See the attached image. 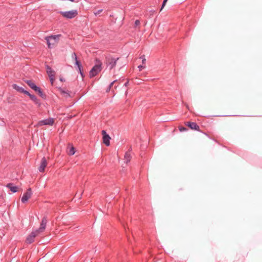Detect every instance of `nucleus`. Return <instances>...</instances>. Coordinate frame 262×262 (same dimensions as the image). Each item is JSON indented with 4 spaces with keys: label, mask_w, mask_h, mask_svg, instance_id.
Returning <instances> with one entry per match:
<instances>
[{
    "label": "nucleus",
    "mask_w": 262,
    "mask_h": 262,
    "mask_svg": "<svg viewBox=\"0 0 262 262\" xmlns=\"http://www.w3.org/2000/svg\"><path fill=\"white\" fill-rule=\"evenodd\" d=\"M60 36V34L46 36L45 39L47 41L48 48H53L58 42Z\"/></svg>",
    "instance_id": "1"
},
{
    "label": "nucleus",
    "mask_w": 262,
    "mask_h": 262,
    "mask_svg": "<svg viewBox=\"0 0 262 262\" xmlns=\"http://www.w3.org/2000/svg\"><path fill=\"white\" fill-rule=\"evenodd\" d=\"M119 59V57H113L112 55L108 54L105 57V63L107 68L111 70L114 68L117 64V61Z\"/></svg>",
    "instance_id": "2"
},
{
    "label": "nucleus",
    "mask_w": 262,
    "mask_h": 262,
    "mask_svg": "<svg viewBox=\"0 0 262 262\" xmlns=\"http://www.w3.org/2000/svg\"><path fill=\"white\" fill-rule=\"evenodd\" d=\"M97 64H95L90 72V77H94L99 73L102 70V63L100 60L96 59Z\"/></svg>",
    "instance_id": "3"
},
{
    "label": "nucleus",
    "mask_w": 262,
    "mask_h": 262,
    "mask_svg": "<svg viewBox=\"0 0 262 262\" xmlns=\"http://www.w3.org/2000/svg\"><path fill=\"white\" fill-rule=\"evenodd\" d=\"M63 17L67 19H72L78 15L77 10H73L69 11H60L59 12Z\"/></svg>",
    "instance_id": "4"
},
{
    "label": "nucleus",
    "mask_w": 262,
    "mask_h": 262,
    "mask_svg": "<svg viewBox=\"0 0 262 262\" xmlns=\"http://www.w3.org/2000/svg\"><path fill=\"white\" fill-rule=\"evenodd\" d=\"M39 233L38 231H32L26 238V243L28 244H31L34 241V238L38 235Z\"/></svg>",
    "instance_id": "5"
},
{
    "label": "nucleus",
    "mask_w": 262,
    "mask_h": 262,
    "mask_svg": "<svg viewBox=\"0 0 262 262\" xmlns=\"http://www.w3.org/2000/svg\"><path fill=\"white\" fill-rule=\"evenodd\" d=\"M32 195V190L31 188L27 189L26 192H25L21 199L22 203H26Z\"/></svg>",
    "instance_id": "6"
},
{
    "label": "nucleus",
    "mask_w": 262,
    "mask_h": 262,
    "mask_svg": "<svg viewBox=\"0 0 262 262\" xmlns=\"http://www.w3.org/2000/svg\"><path fill=\"white\" fill-rule=\"evenodd\" d=\"M54 123V119L52 118L40 120L38 122V126H42L45 125H53Z\"/></svg>",
    "instance_id": "7"
},
{
    "label": "nucleus",
    "mask_w": 262,
    "mask_h": 262,
    "mask_svg": "<svg viewBox=\"0 0 262 262\" xmlns=\"http://www.w3.org/2000/svg\"><path fill=\"white\" fill-rule=\"evenodd\" d=\"M185 124L192 130L200 131L199 125L195 122L187 121L185 122Z\"/></svg>",
    "instance_id": "8"
},
{
    "label": "nucleus",
    "mask_w": 262,
    "mask_h": 262,
    "mask_svg": "<svg viewBox=\"0 0 262 262\" xmlns=\"http://www.w3.org/2000/svg\"><path fill=\"white\" fill-rule=\"evenodd\" d=\"M47 223V217L46 216H44L41 220L40 227L39 229L36 230L38 231V232L40 233L43 232L46 229V227Z\"/></svg>",
    "instance_id": "9"
},
{
    "label": "nucleus",
    "mask_w": 262,
    "mask_h": 262,
    "mask_svg": "<svg viewBox=\"0 0 262 262\" xmlns=\"http://www.w3.org/2000/svg\"><path fill=\"white\" fill-rule=\"evenodd\" d=\"M102 135L103 136V143L107 146L110 145V140L111 139V137L110 136L106 133V131L103 130L102 131Z\"/></svg>",
    "instance_id": "10"
},
{
    "label": "nucleus",
    "mask_w": 262,
    "mask_h": 262,
    "mask_svg": "<svg viewBox=\"0 0 262 262\" xmlns=\"http://www.w3.org/2000/svg\"><path fill=\"white\" fill-rule=\"evenodd\" d=\"M58 91L60 94L66 98L72 97V92L69 91H66L61 88H58Z\"/></svg>",
    "instance_id": "11"
},
{
    "label": "nucleus",
    "mask_w": 262,
    "mask_h": 262,
    "mask_svg": "<svg viewBox=\"0 0 262 262\" xmlns=\"http://www.w3.org/2000/svg\"><path fill=\"white\" fill-rule=\"evenodd\" d=\"M47 165V161L46 160V158L45 157H43L41 159V162L40 164V166L38 167V170L40 172H43L45 171V169Z\"/></svg>",
    "instance_id": "12"
},
{
    "label": "nucleus",
    "mask_w": 262,
    "mask_h": 262,
    "mask_svg": "<svg viewBox=\"0 0 262 262\" xmlns=\"http://www.w3.org/2000/svg\"><path fill=\"white\" fill-rule=\"evenodd\" d=\"M12 88L14 90L17 91L18 92H19V93H23V94H25L26 95L27 94H29V92H28L26 90H25L22 87H20V86L17 85L16 84H13L12 85Z\"/></svg>",
    "instance_id": "13"
},
{
    "label": "nucleus",
    "mask_w": 262,
    "mask_h": 262,
    "mask_svg": "<svg viewBox=\"0 0 262 262\" xmlns=\"http://www.w3.org/2000/svg\"><path fill=\"white\" fill-rule=\"evenodd\" d=\"M27 95H28L31 100H32L36 104L38 105V106H40V101L37 98V97L34 95L31 94L29 92V94H27Z\"/></svg>",
    "instance_id": "14"
},
{
    "label": "nucleus",
    "mask_w": 262,
    "mask_h": 262,
    "mask_svg": "<svg viewBox=\"0 0 262 262\" xmlns=\"http://www.w3.org/2000/svg\"><path fill=\"white\" fill-rule=\"evenodd\" d=\"M46 68L49 77H55V72L49 66L46 65Z\"/></svg>",
    "instance_id": "15"
},
{
    "label": "nucleus",
    "mask_w": 262,
    "mask_h": 262,
    "mask_svg": "<svg viewBox=\"0 0 262 262\" xmlns=\"http://www.w3.org/2000/svg\"><path fill=\"white\" fill-rule=\"evenodd\" d=\"M132 159V156L130 154V150L129 149L127 151L124 155V160L126 163H129Z\"/></svg>",
    "instance_id": "16"
},
{
    "label": "nucleus",
    "mask_w": 262,
    "mask_h": 262,
    "mask_svg": "<svg viewBox=\"0 0 262 262\" xmlns=\"http://www.w3.org/2000/svg\"><path fill=\"white\" fill-rule=\"evenodd\" d=\"M7 187L13 192H16L18 191V187L14 186L13 183H10L7 185Z\"/></svg>",
    "instance_id": "17"
},
{
    "label": "nucleus",
    "mask_w": 262,
    "mask_h": 262,
    "mask_svg": "<svg viewBox=\"0 0 262 262\" xmlns=\"http://www.w3.org/2000/svg\"><path fill=\"white\" fill-rule=\"evenodd\" d=\"M26 83L34 91L37 89L38 86H36L31 80H27Z\"/></svg>",
    "instance_id": "18"
},
{
    "label": "nucleus",
    "mask_w": 262,
    "mask_h": 262,
    "mask_svg": "<svg viewBox=\"0 0 262 262\" xmlns=\"http://www.w3.org/2000/svg\"><path fill=\"white\" fill-rule=\"evenodd\" d=\"M34 91H35L36 92H37L39 96L40 97H41V98H44V99L46 98V94L42 92V91L41 90L40 88L38 87L37 89L35 90Z\"/></svg>",
    "instance_id": "19"
},
{
    "label": "nucleus",
    "mask_w": 262,
    "mask_h": 262,
    "mask_svg": "<svg viewBox=\"0 0 262 262\" xmlns=\"http://www.w3.org/2000/svg\"><path fill=\"white\" fill-rule=\"evenodd\" d=\"M75 152V148L72 146L70 148L68 154L70 156L73 155Z\"/></svg>",
    "instance_id": "20"
},
{
    "label": "nucleus",
    "mask_w": 262,
    "mask_h": 262,
    "mask_svg": "<svg viewBox=\"0 0 262 262\" xmlns=\"http://www.w3.org/2000/svg\"><path fill=\"white\" fill-rule=\"evenodd\" d=\"M77 68H78V72L79 73V74H80L81 77L82 78L84 77V75L83 72H82V66H80L79 67H78Z\"/></svg>",
    "instance_id": "21"
},
{
    "label": "nucleus",
    "mask_w": 262,
    "mask_h": 262,
    "mask_svg": "<svg viewBox=\"0 0 262 262\" xmlns=\"http://www.w3.org/2000/svg\"><path fill=\"white\" fill-rule=\"evenodd\" d=\"M179 130L181 132H184V131H186L188 130L187 128H186L185 127L182 126H179Z\"/></svg>",
    "instance_id": "22"
},
{
    "label": "nucleus",
    "mask_w": 262,
    "mask_h": 262,
    "mask_svg": "<svg viewBox=\"0 0 262 262\" xmlns=\"http://www.w3.org/2000/svg\"><path fill=\"white\" fill-rule=\"evenodd\" d=\"M140 58L142 59V64H145L146 63V59L145 58V55H143L140 57Z\"/></svg>",
    "instance_id": "23"
},
{
    "label": "nucleus",
    "mask_w": 262,
    "mask_h": 262,
    "mask_svg": "<svg viewBox=\"0 0 262 262\" xmlns=\"http://www.w3.org/2000/svg\"><path fill=\"white\" fill-rule=\"evenodd\" d=\"M167 1L168 0H163L162 4V6H161V9H160V11L163 9L164 6H165Z\"/></svg>",
    "instance_id": "24"
},
{
    "label": "nucleus",
    "mask_w": 262,
    "mask_h": 262,
    "mask_svg": "<svg viewBox=\"0 0 262 262\" xmlns=\"http://www.w3.org/2000/svg\"><path fill=\"white\" fill-rule=\"evenodd\" d=\"M140 25V21L139 20L137 19L135 22V27H137L138 26H139Z\"/></svg>",
    "instance_id": "25"
},
{
    "label": "nucleus",
    "mask_w": 262,
    "mask_h": 262,
    "mask_svg": "<svg viewBox=\"0 0 262 262\" xmlns=\"http://www.w3.org/2000/svg\"><path fill=\"white\" fill-rule=\"evenodd\" d=\"M49 78H50V80L51 84L53 85L55 79V77H52H52H49Z\"/></svg>",
    "instance_id": "26"
},
{
    "label": "nucleus",
    "mask_w": 262,
    "mask_h": 262,
    "mask_svg": "<svg viewBox=\"0 0 262 262\" xmlns=\"http://www.w3.org/2000/svg\"><path fill=\"white\" fill-rule=\"evenodd\" d=\"M72 57L75 60L76 59H77V55H76V54L74 52L73 53V54H72Z\"/></svg>",
    "instance_id": "27"
},
{
    "label": "nucleus",
    "mask_w": 262,
    "mask_h": 262,
    "mask_svg": "<svg viewBox=\"0 0 262 262\" xmlns=\"http://www.w3.org/2000/svg\"><path fill=\"white\" fill-rule=\"evenodd\" d=\"M75 64L77 66V67H79L80 66H82L80 62L77 59L75 60Z\"/></svg>",
    "instance_id": "28"
},
{
    "label": "nucleus",
    "mask_w": 262,
    "mask_h": 262,
    "mask_svg": "<svg viewBox=\"0 0 262 262\" xmlns=\"http://www.w3.org/2000/svg\"><path fill=\"white\" fill-rule=\"evenodd\" d=\"M102 11H103L102 9H100V10H99L95 12L94 13L96 15H97L99 14L100 13H101L102 12Z\"/></svg>",
    "instance_id": "29"
},
{
    "label": "nucleus",
    "mask_w": 262,
    "mask_h": 262,
    "mask_svg": "<svg viewBox=\"0 0 262 262\" xmlns=\"http://www.w3.org/2000/svg\"><path fill=\"white\" fill-rule=\"evenodd\" d=\"M144 64L143 65H140L138 66V68L139 69V71H141L142 69H143L144 68H145V66H143Z\"/></svg>",
    "instance_id": "30"
},
{
    "label": "nucleus",
    "mask_w": 262,
    "mask_h": 262,
    "mask_svg": "<svg viewBox=\"0 0 262 262\" xmlns=\"http://www.w3.org/2000/svg\"><path fill=\"white\" fill-rule=\"evenodd\" d=\"M117 81V80H114L112 82H111L109 85V90H111V87L113 86V84Z\"/></svg>",
    "instance_id": "31"
},
{
    "label": "nucleus",
    "mask_w": 262,
    "mask_h": 262,
    "mask_svg": "<svg viewBox=\"0 0 262 262\" xmlns=\"http://www.w3.org/2000/svg\"><path fill=\"white\" fill-rule=\"evenodd\" d=\"M128 83H129V81H128V80H127V81L124 83V85L125 86H127L128 85Z\"/></svg>",
    "instance_id": "32"
},
{
    "label": "nucleus",
    "mask_w": 262,
    "mask_h": 262,
    "mask_svg": "<svg viewBox=\"0 0 262 262\" xmlns=\"http://www.w3.org/2000/svg\"><path fill=\"white\" fill-rule=\"evenodd\" d=\"M60 80L61 81H64V80L62 78H60Z\"/></svg>",
    "instance_id": "33"
},
{
    "label": "nucleus",
    "mask_w": 262,
    "mask_h": 262,
    "mask_svg": "<svg viewBox=\"0 0 262 262\" xmlns=\"http://www.w3.org/2000/svg\"><path fill=\"white\" fill-rule=\"evenodd\" d=\"M110 91V90H109V86L108 87V88L106 90V92H108Z\"/></svg>",
    "instance_id": "34"
}]
</instances>
